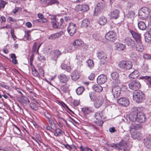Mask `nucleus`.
Masks as SVG:
<instances>
[{
	"label": "nucleus",
	"mask_w": 151,
	"mask_h": 151,
	"mask_svg": "<svg viewBox=\"0 0 151 151\" xmlns=\"http://www.w3.org/2000/svg\"><path fill=\"white\" fill-rule=\"evenodd\" d=\"M119 12L117 9H114L110 13V16L112 19H116L119 17Z\"/></svg>",
	"instance_id": "a878e982"
},
{
	"label": "nucleus",
	"mask_w": 151,
	"mask_h": 151,
	"mask_svg": "<svg viewBox=\"0 0 151 151\" xmlns=\"http://www.w3.org/2000/svg\"><path fill=\"white\" fill-rule=\"evenodd\" d=\"M87 66L90 69H92L94 66V64L93 60L91 59H89L86 62Z\"/></svg>",
	"instance_id": "a19ab883"
},
{
	"label": "nucleus",
	"mask_w": 151,
	"mask_h": 151,
	"mask_svg": "<svg viewBox=\"0 0 151 151\" xmlns=\"http://www.w3.org/2000/svg\"><path fill=\"white\" fill-rule=\"evenodd\" d=\"M105 37L107 40L113 42L116 39V35L115 32L111 31L107 32Z\"/></svg>",
	"instance_id": "0eeeda50"
},
{
	"label": "nucleus",
	"mask_w": 151,
	"mask_h": 151,
	"mask_svg": "<svg viewBox=\"0 0 151 151\" xmlns=\"http://www.w3.org/2000/svg\"><path fill=\"white\" fill-rule=\"evenodd\" d=\"M138 26L139 28L141 30H145L146 28V26L145 24L143 22L140 21L138 24Z\"/></svg>",
	"instance_id": "72a5a7b5"
},
{
	"label": "nucleus",
	"mask_w": 151,
	"mask_h": 151,
	"mask_svg": "<svg viewBox=\"0 0 151 151\" xmlns=\"http://www.w3.org/2000/svg\"><path fill=\"white\" fill-rule=\"evenodd\" d=\"M150 76H142L140 77L139 79H140L144 80L145 81H147L148 82L150 80Z\"/></svg>",
	"instance_id": "bf43d9fd"
},
{
	"label": "nucleus",
	"mask_w": 151,
	"mask_h": 151,
	"mask_svg": "<svg viewBox=\"0 0 151 151\" xmlns=\"http://www.w3.org/2000/svg\"><path fill=\"white\" fill-rule=\"evenodd\" d=\"M71 76L72 80L76 81L80 77L79 73L77 70H75L71 74Z\"/></svg>",
	"instance_id": "cd10ccee"
},
{
	"label": "nucleus",
	"mask_w": 151,
	"mask_h": 151,
	"mask_svg": "<svg viewBox=\"0 0 151 151\" xmlns=\"http://www.w3.org/2000/svg\"><path fill=\"white\" fill-rule=\"evenodd\" d=\"M137 108L135 107L134 109V110L129 115L126 116L125 118L127 122L129 123L130 122H137Z\"/></svg>",
	"instance_id": "7ed1b4c3"
},
{
	"label": "nucleus",
	"mask_w": 151,
	"mask_h": 151,
	"mask_svg": "<svg viewBox=\"0 0 151 151\" xmlns=\"http://www.w3.org/2000/svg\"><path fill=\"white\" fill-rule=\"evenodd\" d=\"M116 148L123 150V151H127L128 150V147H127L126 142L124 141H122L118 144H117L116 146Z\"/></svg>",
	"instance_id": "f8f14e48"
},
{
	"label": "nucleus",
	"mask_w": 151,
	"mask_h": 151,
	"mask_svg": "<svg viewBox=\"0 0 151 151\" xmlns=\"http://www.w3.org/2000/svg\"><path fill=\"white\" fill-rule=\"evenodd\" d=\"M18 101L21 104L24 106H26L30 102L28 99L24 96L20 98L19 99Z\"/></svg>",
	"instance_id": "6ab92c4d"
},
{
	"label": "nucleus",
	"mask_w": 151,
	"mask_h": 151,
	"mask_svg": "<svg viewBox=\"0 0 151 151\" xmlns=\"http://www.w3.org/2000/svg\"><path fill=\"white\" fill-rule=\"evenodd\" d=\"M77 27L75 24L73 23H70L68 27L67 30L70 36H73L76 33Z\"/></svg>",
	"instance_id": "6e6552de"
},
{
	"label": "nucleus",
	"mask_w": 151,
	"mask_h": 151,
	"mask_svg": "<svg viewBox=\"0 0 151 151\" xmlns=\"http://www.w3.org/2000/svg\"><path fill=\"white\" fill-rule=\"evenodd\" d=\"M143 57L144 59L151 60V55L147 53L144 54Z\"/></svg>",
	"instance_id": "13d9d810"
},
{
	"label": "nucleus",
	"mask_w": 151,
	"mask_h": 151,
	"mask_svg": "<svg viewBox=\"0 0 151 151\" xmlns=\"http://www.w3.org/2000/svg\"><path fill=\"white\" fill-rule=\"evenodd\" d=\"M30 31L29 30L27 31L24 37L27 40H31V36L29 34Z\"/></svg>",
	"instance_id": "603ef678"
},
{
	"label": "nucleus",
	"mask_w": 151,
	"mask_h": 151,
	"mask_svg": "<svg viewBox=\"0 0 151 151\" xmlns=\"http://www.w3.org/2000/svg\"><path fill=\"white\" fill-rule=\"evenodd\" d=\"M68 87L66 85H63L60 87L61 89L64 92L67 93L69 91Z\"/></svg>",
	"instance_id": "a18cd8bd"
},
{
	"label": "nucleus",
	"mask_w": 151,
	"mask_h": 151,
	"mask_svg": "<svg viewBox=\"0 0 151 151\" xmlns=\"http://www.w3.org/2000/svg\"><path fill=\"white\" fill-rule=\"evenodd\" d=\"M99 84H96L93 85L92 88L94 91L99 93L102 91L103 88Z\"/></svg>",
	"instance_id": "bb28decb"
},
{
	"label": "nucleus",
	"mask_w": 151,
	"mask_h": 151,
	"mask_svg": "<svg viewBox=\"0 0 151 151\" xmlns=\"http://www.w3.org/2000/svg\"><path fill=\"white\" fill-rule=\"evenodd\" d=\"M30 107L32 109L36 111L38 109V107L36 104L34 103H31L30 104Z\"/></svg>",
	"instance_id": "49530a36"
},
{
	"label": "nucleus",
	"mask_w": 151,
	"mask_h": 151,
	"mask_svg": "<svg viewBox=\"0 0 151 151\" xmlns=\"http://www.w3.org/2000/svg\"><path fill=\"white\" fill-rule=\"evenodd\" d=\"M84 88L83 86H80L78 87L76 90L77 94L78 95H81L83 91Z\"/></svg>",
	"instance_id": "37998d69"
},
{
	"label": "nucleus",
	"mask_w": 151,
	"mask_h": 151,
	"mask_svg": "<svg viewBox=\"0 0 151 151\" xmlns=\"http://www.w3.org/2000/svg\"><path fill=\"white\" fill-rule=\"evenodd\" d=\"M92 38L94 40L97 41L99 40L100 37L99 34L95 33L93 35Z\"/></svg>",
	"instance_id": "3c124183"
},
{
	"label": "nucleus",
	"mask_w": 151,
	"mask_h": 151,
	"mask_svg": "<svg viewBox=\"0 0 151 151\" xmlns=\"http://www.w3.org/2000/svg\"><path fill=\"white\" fill-rule=\"evenodd\" d=\"M133 127L130 128V131H131V129H139L142 128V126L140 124H135L132 126Z\"/></svg>",
	"instance_id": "09e8293b"
},
{
	"label": "nucleus",
	"mask_w": 151,
	"mask_h": 151,
	"mask_svg": "<svg viewBox=\"0 0 151 151\" xmlns=\"http://www.w3.org/2000/svg\"><path fill=\"white\" fill-rule=\"evenodd\" d=\"M10 32L12 37L14 40H15V39L17 38V37L14 33V30L13 29H11Z\"/></svg>",
	"instance_id": "69168bd1"
},
{
	"label": "nucleus",
	"mask_w": 151,
	"mask_h": 151,
	"mask_svg": "<svg viewBox=\"0 0 151 151\" xmlns=\"http://www.w3.org/2000/svg\"><path fill=\"white\" fill-rule=\"evenodd\" d=\"M57 2V0H48V4L49 5H52Z\"/></svg>",
	"instance_id": "e2e57ef3"
},
{
	"label": "nucleus",
	"mask_w": 151,
	"mask_h": 151,
	"mask_svg": "<svg viewBox=\"0 0 151 151\" xmlns=\"http://www.w3.org/2000/svg\"><path fill=\"white\" fill-rule=\"evenodd\" d=\"M139 72L137 70H135L132 72L129 75L130 79H135L137 78L139 76Z\"/></svg>",
	"instance_id": "c756f323"
},
{
	"label": "nucleus",
	"mask_w": 151,
	"mask_h": 151,
	"mask_svg": "<svg viewBox=\"0 0 151 151\" xmlns=\"http://www.w3.org/2000/svg\"><path fill=\"white\" fill-rule=\"evenodd\" d=\"M89 9V7L86 4L78 5L76 6V9L78 11L84 12L87 11Z\"/></svg>",
	"instance_id": "4468645a"
},
{
	"label": "nucleus",
	"mask_w": 151,
	"mask_h": 151,
	"mask_svg": "<svg viewBox=\"0 0 151 151\" xmlns=\"http://www.w3.org/2000/svg\"><path fill=\"white\" fill-rule=\"evenodd\" d=\"M111 91L112 93V97L111 98L112 100L117 99V97L119 96L121 93V89L120 87L118 86V84L113 86L112 87Z\"/></svg>",
	"instance_id": "20e7f679"
},
{
	"label": "nucleus",
	"mask_w": 151,
	"mask_h": 151,
	"mask_svg": "<svg viewBox=\"0 0 151 151\" xmlns=\"http://www.w3.org/2000/svg\"><path fill=\"white\" fill-rule=\"evenodd\" d=\"M135 46L134 47L135 48L137 51L141 52L143 51L144 47L142 41L135 42Z\"/></svg>",
	"instance_id": "aec40b11"
},
{
	"label": "nucleus",
	"mask_w": 151,
	"mask_h": 151,
	"mask_svg": "<svg viewBox=\"0 0 151 151\" xmlns=\"http://www.w3.org/2000/svg\"><path fill=\"white\" fill-rule=\"evenodd\" d=\"M39 71L40 75V76H41L43 77L44 75V73L43 69L41 68L39 69Z\"/></svg>",
	"instance_id": "0e129e2a"
},
{
	"label": "nucleus",
	"mask_w": 151,
	"mask_h": 151,
	"mask_svg": "<svg viewBox=\"0 0 151 151\" xmlns=\"http://www.w3.org/2000/svg\"><path fill=\"white\" fill-rule=\"evenodd\" d=\"M96 55L102 64H104L107 61V55L105 52L99 50L97 52Z\"/></svg>",
	"instance_id": "39448f33"
},
{
	"label": "nucleus",
	"mask_w": 151,
	"mask_h": 151,
	"mask_svg": "<svg viewBox=\"0 0 151 151\" xmlns=\"http://www.w3.org/2000/svg\"><path fill=\"white\" fill-rule=\"evenodd\" d=\"M116 100L118 104L123 106L127 107L129 104V100L125 97L121 98Z\"/></svg>",
	"instance_id": "9b49d317"
},
{
	"label": "nucleus",
	"mask_w": 151,
	"mask_h": 151,
	"mask_svg": "<svg viewBox=\"0 0 151 151\" xmlns=\"http://www.w3.org/2000/svg\"><path fill=\"white\" fill-rule=\"evenodd\" d=\"M135 13L133 11H129L128 12L127 16L128 18H133L135 15Z\"/></svg>",
	"instance_id": "de8ad7c7"
},
{
	"label": "nucleus",
	"mask_w": 151,
	"mask_h": 151,
	"mask_svg": "<svg viewBox=\"0 0 151 151\" xmlns=\"http://www.w3.org/2000/svg\"><path fill=\"white\" fill-rule=\"evenodd\" d=\"M31 69L32 74L34 76L38 78L40 77V75L39 72L35 68L34 65H32V66H31Z\"/></svg>",
	"instance_id": "473e14b6"
},
{
	"label": "nucleus",
	"mask_w": 151,
	"mask_h": 151,
	"mask_svg": "<svg viewBox=\"0 0 151 151\" xmlns=\"http://www.w3.org/2000/svg\"><path fill=\"white\" fill-rule=\"evenodd\" d=\"M76 48V47H73L71 46H69L67 48L66 50L68 52L71 53L75 50Z\"/></svg>",
	"instance_id": "8fccbe9b"
},
{
	"label": "nucleus",
	"mask_w": 151,
	"mask_h": 151,
	"mask_svg": "<svg viewBox=\"0 0 151 151\" xmlns=\"http://www.w3.org/2000/svg\"><path fill=\"white\" fill-rule=\"evenodd\" d=\"M90 24V22L88 19H83L81 25L84 27H87Z\"/></svg>",
	"instance_id": "f704fd0d"
},
{
	"label": "nucleus",
	"mask_w": 151,
	"mask_h": 151,
	"mask_svg": "<svg viewBox=\"0 0 151 151\" xmlns=\"http://www.w3.org/2000/svg\"><path fill=\"white\" fill-rule=\"evenodd\" d=\"M55 119L54 118H51L49 119L46 120V121L53 128L55 127L56 124L55 122Z\"/></svg>",
	"instance_id": "c9c22d12"
},
{
	"label": "nucleus",
	"mask_w": 151,
	"mask_h": 151,
	"mask_svg": "<svg viewBox=\"0 0 151 151\" xmlns=\"http://www.w3.org/2000/svg\"><path fill=\"white\" fill-rule=\"evenodd\" d=\"M107 22L106 18L104 16L100 18L99 20V23L101 25H104Z\"/></svg>",
	"instance_id": "e433bc0d"
},
{
	"label": "nucleus",
	"mask_w": 151,
	"mask_h": 151,
	"mask_svg": "<svg viewBox=\"0 0 151 151\" xmlns=\"http://www.w3.org/2000/svg\"><path fill=\"white\" fill-rule=\"evenodd\" d=\"M134 5V3L132 1L128 2L127 4V6L128 7H132Z\"/></svg>",
	"instance_id": "338daca9"
},
{
	"label": "nucleus",
	"mask_w": 151,
	"mask_h": 151,
	"mask_svg": "<svg viewBox=\"0 0 151 151\" xmlns=\"http://www.w3.org/2000/svg\"><path fill=\"white\" fill-rule=\"evenodd\" d=\"M138 15L140 18H142L143 19H146L148 17L147 15L142 12L141 9L139 10Z\"/></svg>",
	"instance_id": "79ce46f5"
},
{
	"label": "nucleus",
	"mask_w": 151,
	"mask_h": 151,
	"mask_svg": "<svg viewBox=\"0 0 151 151\" xmlns=\"http://www.w3.org/2000/svg\"><path fill=\"white\" fill-rule=\"evenodd\" d=\"M103 102V100L102 99H96L95 100L94 106L96 108H98L102 105Z\"/></svg>",
	"instance_id": "7c9ffc66"
},
{
	"label": "nucleus",
	"mask_w": 151,
	"mask_h": 151,
	"mask_svg": "<svg viewBox=\"0 0 151 151\" xmlns=\"http://www.w3.org/2000/svg\"><path fill=\"white\" fill-rule=\"evenodd\" d=\"M62 34V32H57L49 35L48 37L49 40H54L57 38L60 37Z\"/></svg>",
	"instance_id": "4be33fe9"
},
{
	"label": "nucleus",
	"mask_w": 151,
	"mask_h": 151,
	"mask_svg": "<svg viewBox=\"0 0 151 151\" xmlns=\"http://www.w3.org/2000/svg\"><path fill=\"white\" fill-rule=\"evenodd\" d=\"M145 41L147 42H151V30L149 31L148 33L146 34L145 37Z\"/></svg>",
	"instance_id": "4c0bfd02"
},
{
	"label": "nucleus",
	"mask_w": 151,
	"mask_h": 151,
	"mask_svg": "<svg viewBox=\"0 0 151 151\" xmlns=\"http://www.w3.org/2000/svg\"><path fill=\"white\" fill-rule=\"evenodd\" d=\"M130 32L132 35L133 38L135 40L136 42L142 41L141 36L140 34L132 30H131Z\"/></svg>",
	"instance_id": "2eb2a0df"
},
{
	"label": "nucleus",
	"mask_w": 151,
	"mask_h": 151,
	"mask_svg": "<svg viewBox=\"0 0 151 151\" xmlns=\"http://www.w3.org/2000/svg\"><path fill=\"white\" fill-rule=\"evenodd\" d=\"M107 77L106 75L101 74L98 77L97 81L98 84H101L104 83L107 80Z\"/></svg>",
	"instance_id": "a211bd4d"
},
{
	"label": "nucleus",
	"mask_w": 151,
	"mask_h": 151,
	"mask_svg": "<svg viewBox=\"0 0 151 151\" xmlns=\"http://www.w3.org/2000/svg\"><path fill=\"white\" fill-rule=\"evenodd\" d=\"M6 4V3L2 0L0 1V9L1 8H3L4 7Z\"/></svg>",
	"instance_id": "052dcab7"
},
{
	"label": "nucleus",
	"mask_w": 151,
	"mask_h": 151,
	"mask_svg": "<svg viewBox=\"0 0 151 151\" xmlns=\"http://www.w3.org/2000/svg\"><path fill=\"white\" fill-rule=\"evenodd\" d=\"M124 42L126 45L132 47H135V41L129 37H126L124 40Z\"/></svg>",
	"instance_id": "ddd939ff"
},
{
	"label": "nucleus",
	"mask_w": 151,
	"mask_h": 151,
	"mask_svg": "<svg viewBox=\"0 0 151 151\" xmlns=\"http://www.w3.org/2000/svg\"><path fill=\"white\" fill-rule=\"evenodd\" d=\"M83 43V42L81 40H77L73 43V45L75 47L80 46Z\"/></svg>",
	"instance_id": "58836bf2"
},
{
	"label": "nucleus",
	"mask_w": 151,
	"mask_h": 151,
	"mask_svg": "<svg viewBox=\"0 0 151 151\" xmlns=\"http://www.w3.org/2000/svg\"><path fill=\"white\" fill-rule=\"evenodd\" d=\"M126 46L125 45L118 43L115 44V49L119 51H122L124 50L126 48Z\"/></svg>",
	"instance_id": "b1692460"
},
{
	"label": "nucleus",
	"mask_w": 151,
	"mask_h": 151,
	"mask_svg": "<svg viewBox=\"0 0 151 151\" xmlns=\"http://www.w3.org/2000/svg\"><path fill=\"white\" fill-rule=\"evenodd\" d=\"M44 116L47 119V120L52 117L51 116L50 114L46 111H45L44 112Z\"/></svg>",
	"instance_id": "6e6d98bb"
},
{
	"label": "nucleus",
	"mask_w": 151,
	"mask_h": 151,
	"mask_svg": "<svg viewBox=\"0 0 151 151\" xmlns=\"http://www.w3.org/2000/svg\"><path fill=\"white\" fill-rule=\"evenodd\" d=\"M143 142L145 146L147 148L151 149V141L148 138H145Z\"/></svg>",
	"instance_id": "c85d7f7f"
},
{
	"label": "nucleus",
	"mask_w": 151,
	"mask_h": 151,
	"mask_svg": "<svg viewBox=\"0 0 151 151\" xmlns=\"http://www.w3.org/2000/svg\"><path fill=\"white\" fill-rule=\"evenodd\" d=\"M132 66V62L129 60H122L118 64L119 68L123 71L130 69Z\"/></svg>",
	"instance_id": "f03ea898"
},
{
	"label": "nucleus",
	"mask_w": 151,
	"mask_h": 151,
	"mask_svg": "<svg viewBox=\"0 0 151 151\" xmlns=\"http://www.w3.org/2000/svg\"><path fill=\"white\" fill-rule=\"evenodd\" d=\"M53 56L51 57V59L55 61L56 63L57 59L62 54V53L58 50H56L53 51Z\"/></svg>",
	"instance_id": "412c9836"
},
{
	"label": "nucleus",
	"mask_w": 151,
	"mask_h": 151,
	"mask_svg": "<svg viewBox=\"0 0 151 151\" xmlns=\"http://www.w3.org/2000/svg\"><path fill=\"white\" fill-rule=\"evenodd\" d=\"M105 4L104 3H99L96 7L94 13L96 16H98L103 9L105 7Z\"/></svg>",
	"instance_id": "9d476101"
},
{
	"label": "nucleus",
	"mask_w": 151,
	"mask_h": 151,
	"mask_svg": "<svg viewBox=\"0 0 151 151\" xmlns=\"http://www.w3.org/2000/svg\"><path fill=\"white\" fill-rule=\"evenodd\" d=\"M132 137L134 139L139 140L141 139L142 136L140 132L139 131L133 132L131 134Z\"/></svg>",
	"instance_id": "393cba45"
},
{
	"label": "nucleus",
	"mask_w": 151,
	"mask_h": 151,
	"mask_svg": "<svg viewBox=\"0 0 151 151\" xmlns=\"http://www.w3.org/2000/svg\"><path fill=\"white\" fill-rule=\"evenodd\" d=\"M15 149L10 147H6L3 148V151H14Z\"/></svg>",
	"instance_id": "4d7b16f0"
},
{
	"label": "nucleus",
	"mask_w": 151,
	"mask_h": 151,
	"mask_svg": "<svg viewBox=\"0 0 151 151\" xmlns=\"http://www.w3.org/2000/svg\"><path fill=\"white\" fill-rule=\"evenodd\" d=\"M89 96L91 99L92 100H94L95 99V96H94V93L90 92L89 93Z\"/></svg>",
	"instance_id": "680f3d73"
},
{
	"label": "nucleus",
	"mask_w": 151,
	"mask_h": 151,
	"mask_svg": "<svg viewBox=\"0 0 151 151\" xmlns=\"http://www.w3.org/2000/svg\"><path fill=\"white\" fill-rule=\"evenodd\" d=\"M103 114L101 111L96 112L94 115V117L96 119H102Z\"/></svg>",
	"instance_id": "ea45409f"
},
{
	"label": "nucleus",
	"mask_w": 151,
	"mask_h": 151,
	"mask_svg": "<svg viewBox=\"0 0 151 151\" xmlns=\"http://www.w3.org/2000/svg\"><path fill=\"white\" fill-rule=\"evenodd\" d=\"M41 44L38 45V43L37 42H35L34 43L33 45L32 48V52H37L38 53V50L40 47Z\"/></svg>",
	"instance_id": "2f4dec72"
},
{
	"label": "nucleus",
	"mask_w": 151,
	"mask_h": 151,
	"mask_svg": "<svg viewBox=\"0 0 151 151\" xmlns=\"http://www.w3.org/2000/svg\"><path fill=\"white\" fill-rule=\"evenodd\" d=\"M141 9L142 12L144 13L148 16H149L150 11L148 8L145 7H142Z\"/></svg>",
	"instance_id": "c03bdc74"
},
{
	"label": "nucleus",
	"mask_w": 151,
	"mask_h": 151,
	"mask_svg": "<svg viewBox=\"0 0 151 151\" xmlns=\"http://www.w3.org/2000/svg\"><path fill=\"white\" fill-rule=\"evenodd\" d=\"M58 78L60 82L62 83H65L68 80V78L66 75L61 74L58 76Z\"/></svg>",
	"instance_id": "5701e85b"
},
{
	"label": "nucleus",
	"mask_w": 151,
	"mask_h": 151,
	"mask_svg": "<svg viewBox=\"0 0 151 151\" xmlns=\"http://www.w3.org/2000/svg\"><path fill=\"white\" fill-rule=\"evenodd\" d=\"M95 77V74L94 73H91L89 76L88 78L91 80H93Z\"/></svg>",
	"instance_id": "774afa93"
},
{
	"label": "nucleus",
	"mask_w": 151,
	"mask_h": 151,
	"mask_svg": "<svg viewBox=\"0 0 151 151\" xmlns=\"http://www.w3.org/2000/svg\"><path fill=\"white\" fill-rule=\"evenodd\" d=\"M52 19L51 21L53 27L54 28L60 29L61 25V23L59 22L60 20L57 18L55 15L52 16Z\"/></svg>",
	"instance_id": "1a4fd4ad"
},
{
	"label": "nucleus",
	"mask_w": 151,
	"mask_h": 151,
	"mask_svg": "<svg viewBox=\"0 0 151 151\" xmlns=\"http://www.w3.org/2000/svg\"><path fill=\"white\" fill-rule=\"evenodd\" d=\"M130 89L135 91L138 90L141 87V84L139 81L134 80L131 81L129 84Z\"/></svg>",
	"instance_id": "423d86ee"
},
{
	"label": "nucleus",
	"mask_w": 151,
	"mask_h": 151,
	"mask_svg": "<svg viewBox=\"0 0 151 151\" xmlns=\"http://www.w3.org/2000/svg\"><path fill=\"white\" fill-rule=\"evenodd\" d=\"M96 121L94 122L97 125L99 126H101L103 124V122L102 119H96Z\"/></svg>",
	"instance_id": "5fc2aeb1"
},
{
	"label": "nucleus",
	"mask_w": 151,
	"mask_h": 151,
	"mask_svg": "<svg viewBox=\"0 0 151 151\" xmlns=\"http://www.w3.org/2000/svg\"><path fill=\"white\" fill-rule=\"evenodd\" d=\"M137 122L141 123L145 121V116L144 114L142 112H138V109L137 111Z\"/></svg>",
	"instance_id": "dca6fc26"
},
{
	"label": "nucleus",
	"mask_w": 151,
	"mask_h": 151,
	"mask_svg": "<svg viewBox=\"0 0 151 151\" xmlns=\"http://www.w3.org/2000/svg\"><path fill=\"white\" fill-rule=\"evenodd\" d=\"M111 76L112 79L114 80L117 84L120 83L121 81L119 78V75L118 73L116 72H112L111 74Z\"/></svg>",
	"instance_id": "f3484780"
},
{
	"label": "nucleus",
	"mask_w": 151,
	"mask_h": 151,
	"mask_svg": "<svg viewBox=\"0 0 151 151\" xmlns=\"http://www.w3.org/2000/svg\"><path fill=\"white\" fill-rule=\"evenodd\" d=\"M133 98L134 101L137 103H141L145 99V94L140 90H136L133 93Z\"/></svg>",
	"instance_id": "f257e3e1"
},
{
	"label": "nucleus",
	"mask_w": 151,
	"mask_h": 151,
	"mask_svg": "<svg viewBox=\"0 0 151 151\" xmlns=\"http://www.w3.org/2000/svg\"><path fill=\"white\" fill-rule=\"evenodd\" d=\"M62 132V131L60 129H56L54 131V135L56 136H58L59 134H61Z\"/></svg>",
	"instance_id": "864d4df0"
}]
</instances>
